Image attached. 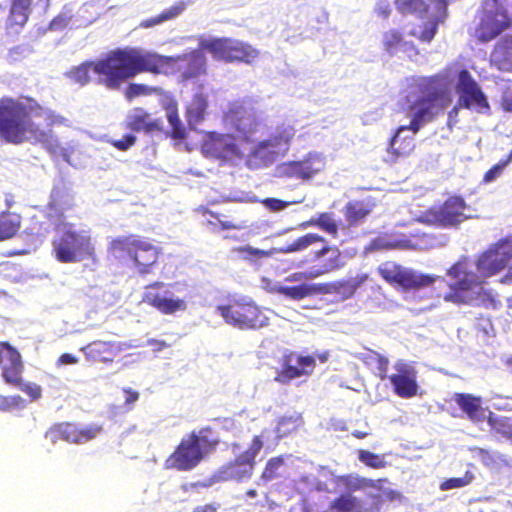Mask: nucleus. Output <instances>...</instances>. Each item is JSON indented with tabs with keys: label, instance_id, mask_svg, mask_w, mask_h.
Here are the masks:
<instances>
[{
	"label": "nucleus",
	"instance_id": "f257e3e1",
	"mask_svg": "<svg viewBox=\"0 0 512 512\" xmlns=\"http://www.w3.org/2000/svg\"><path fill=\"white\" fill-rule=\"evenodd\" d=\"M205 49L191 50L177 55L165 56L136 47L117 48L105 58L93 63L94 71L100 76V83L109 90L117 91L127 80L142 73L169 75L179 73L183 82L197 79L207 73Z\"/></svg>",
	"mask_w": 512,
	"mask_h": 512
},
{
	"label": "nucleus",
	"instance_id": "f03ea898",
	"mask_svg": "<svg viewBox=\"0 0 512 512\" xmlns=\"http://www.w3.org/2000/svg\"><path fill=\"white\" fill-rule=\"evenodd\" d=\"M512 259V236L505 237L480 253L475 262L462 255L446 269L451 282L448 289L439 292L438 297L456 305H472L495 308L497 301L491 290L484 285L486 279L504 270Z\"/></svg>",
	"mask_w": 512,
	"mask_h": 512
},
{
	"label": "nucleus",
	"instance_id": "7ed1b4c3",
	"mask_svg": "<svg viewBox=\"0 0 512 512\" xmlns=\"http://www.w3.org/2000/svg\"><path fill=\"white\" fill-rule=\"evenodd\" d=\"M451 69L447 68L430 76L414 77L409 84L407 99L411 101L409 111H414L408 125L397 128L390 139L387 149V162L395 163L400 158L408 156L415 148L414 139L400 138V133L405 130L417 134L427 123L432 122L438 115L452 103V93L449 90Z\"/></svg>",
	"mask_w": 512,
	"mask_h": 512
},
{
	"label": "nucleus",
	"instance_id": "20e7f679",
	"mask_svg": "<svg viewBox=\"0 0 512 512\" xmlns=\"http://www.w3.org/2000/svg\"><path fill=\"white\" fill-rule=\"evenodd\" d=\"M40 117L48 127L64 124L66 119L45 109L32 97L0 98V140L6 143L20 145L25 142L40 144L49 154L59 155L64 152L60 139L51 129L44 130L33 121Z\"/></svg>",
	"mask_w": 512,
	"mask_h": 512
},
{
	"label": "nucleus",
	"instance_id": "39448f33",
	"mask_svg": "<svg viewBox=\"0 0 512 512\" xmlns=\"http://www.w3.org/2000/svg\"><path fill=\"white\" fill-rule=\"evenodd\" d=\"M320 245L318 249H312V261L316 264L304 272H295L286 277L288 282L310 280L339 271L345 267L346 261L343 252L336 245L317 233L304 234L282 247L275 249L279 253H299L308 248Z\"/></svg>",
	"mask_w": 512,
	"mask_h": 512
},
{
	"label": "nucleus",
	"instance_id": "423d86ee",
	"mask_svg": "<svg viewBox=\"0 0 512 512\" xmlns=\"http://www.w3.org/2000/svg\"><path fill=\"white\" fill-rule=\"evenodd\" d=\"M107 252L114 260L131 265L144 275L151 273L158 263L162 250L148 238L127 234L112 239Z\"/></svg>",
	"mask_w": 512,
	"mask_h": 512
},
{
	"label": "nucleus",
	"instance_id": "0eeeda50",
	"mask_svg": "<svg viewBox=\"0 0 512 512\" xmlns=\"http://www.w3.org/2000/svg\"><path fill=\"white\" fill-rule=\"evenodd\" d=\"M219 438L210 427L192 431L182 438L175 450L166 458L165 467L177 471H190L197 467L204 457L216 450Z\"/></svg>",
	"mask_w": 512,
	"mask_h": 512
},
{
	"label": "nucleus",
	"instance_id": "6e6552de",
	"mask_svg": "<svg viewBox=\"0 0 512 512\" xmlns=\"http://www.w3.org/2000/svg\"><path fill=\"white\" fill-rule=\"evenodd\" d=\"M52 254L60 263H77L95 260L96 250L89 231L77 230L72 224L64 228L52 240Z\"/></svg>",
	"mask_w": 512,
	"mask_h": 512
},
{
	"label": "nucleus",
	"instance_id": "1a4fd4ad",
	"mask_svg": "<svg viewBox=\"0 0 512 512\" xmlns=\"http://www.w3.org/2000/svg\"><path fill=\"white\" fill-rule=\"evenodd\" d=\"M223 121L244 143H254L261 127L260 112L255 106V101L249 98L230 102L224 111Z\"/></svg>",
	"mask_w": 512,
	"mask_h": 512
},
{
	"label": "nucleus",
	"instance_id": "9d476101",
	"mask_svg": "<svg viewBox=\"0 0 512 512\" xmlns=\"http://www.w3.org/2000/svg\"><path fill=\"white\" fill-rule=\"evenodd\" d=\"M217 312L224 321L240 330H258L269 324L265 311L252 300L233 299L218 305Z\"/></svg>",
	"mask_w": 512,
	"mask_h": 512
},
{
	"label": "nucleus",
	"instance_id": "9b49d317",
	"mask_svg": "<svg viewBox=\"0 0 512 512\" xmlns=\"http://www.w3.org/2000/svg\"><path fill=\"white\" fill-rule=\"evenodd\" d=\"M477 18L474 35L481 43L494 40L512 26V19L499 0H483Z\"/></svg>",
	"mask_w": 512,
	"mask_h": 512
},
{
	"label": "nucleus",
	"instance_id": "f8f14e48",
	"mask_svg": "<svg viewBox=\"0 0 512 512\" xmlns=\"http://www.w3.org/2000/svg\"><path fill=\"white\" fill-rule=\"evenodd\" d=\"M469 205L464 197L450 195L441 204L427 209L421 216L423 223L442 229H457L470 218Z\"/></svg>",
	"mask_w": 512,
	"mask_h": 512
},
{
	"label": "nucleus",
	"instance_id": "ddd939ff",
	"mask_svg": "<svg viewBox=\"0 0 512 512\" xmlns=\"http://www.w3.org/2000/svg\"><path fill=\"white\" fill-rule=\"evenodd\" d=\"M455 66L456 64L448 65L443 69V71L447 68L451 69L452 76L450 83H452L454 76L457 77L455 89L458 94L457 103L459 106L463 109L472 110L480 114L489 113L490 104L488 98L482 91L478 82L467 69L463 68L457 71ZM440 72H442V70ZM449 90L451 91V84H449Z\"/></svg>",
	"mask_w": 512,
	"mask_h": 512
},
{
	"label": "nucleus",
	"instance_id": "4468645a",
	"mask_svg": "<svg viewBox=\"0 0 512 512\" xmlns=\"http://www.w3.org/2000/svg\"><path fill=\"white\" fill-rule=\"evenodd\" d=\"M200 48L208 51L215 60L226 63L249 64L259 56V51L249 43L230 37L202 39Z\"/></svg>",
	"mask_w": 512,
	"mask_h": 512
},
{
	"label": "nucleus",
	"instance_id": "2eb2a0df",
	"mask_svg": "<svg viewBox=\"0 0 512 512\" xmlns=\"http://www.w3.org/2000/svg\"><path fill=\"white\" fill-rule=\"evenodd\" d=\"M379 275L389 284L398 285L406 290L420 289L438 282V287L446 285L443 277L419 274L414 271L403 269L394 263H384L378 267Z\"/></svg>",
	"mask_w": 512,
	"mask_h": 512
},
{
	"label": "nucleus",
	"instance_id": "dca6fc26",
	"mask_svg": "<svg viewBox=\"0 0 512 512\" xmlns=\"http://www.w3.org/2000/svg\"><path fill=\"white\" fill-rule=\"evenodd\" d=\"M296 130L291 125L277 127L269 138L258 142L251 150V156L265 163L273 162L278 156H283L290 148Z\"/></svg>",
	"mask_w": 512,
	"mask_h": 512
},
{
	"label": "nucleus",
	"instance_id": "f3484780",
	"mask_svg": "<svg viewBox=\"0 0 512 512\" xmlns=\"http://www.w3.org/2000/svg\"><path fill=\"white\" fill-rule=\"evenodd\" d=\"M103 428L101 425L93 424L86 427L78 426L72 422H59L51 425L45 432V438L51 443L64 441L70 444H84L95 439Z\"/></svg>",
	"mask_w": 512,
	"mask_h": 512
},
{
	"label": "nucleus",
	"instance_id": "a211bd4d",
	"mask_svg": "<svg viewBox=\"0 0 512 512\" xmlns=\"http://www.w3.org/2000/svg\"><path fill=\"white\" fill-rule=\"evenodd\" d=\"M264 447L262 435H255L245 451L237 455L224 467L226 478L243 481L251 478L256 467V457Z\"/></svg>",
	"mask_w": 512,
	"mask_h": 512
},
{
	"label": "nucleus",
	"instance_id": "6ab92c4d",
	"mask_svg": "<svg viewBox=\"0 0 512 512\" xmlns=\"http://www.w3.org/2000/svg\"><path fill=\"white\" fill-rule=\"evenodd\" d=\"M143 301L164 315L175 314L187 308L185 300L175 297L163 282L155 281L145 287Z\"/></svg>",
	"mask_w": 512,
	"mask_h": 512
},
{
	"label": "nucleus",
	"instance_id": "aec40b11",
	"mask_svg": "<svg viewBox=\"0 0 512 512\" xmlns=\"http://www.w3.org/2000/svg\"><path fill=\"white\" fill-rule=\"evenodd\" d=\"M324 168L323 159L316 153H308L301 160L286 161L277 166L281 178L309 181Z\"/></svg>",
	"mask_w": 512,
	"mask_h": 512
},
{
	"label": "nucleus",
	"instance_id": "412c9836",
	"mask_svg": "<svg viewBox=\"0 0 512 512\" xmlns=\"http://www.w3.org/2000/svg\"><path fill=\"white\" fill-rule=\"evenodd\" d=\"M237 139L236 135L209 132L202 144V150L211 158L232 160L242 156V151L236 142Z\"/></svg>",
	"mask_w": 512,
	"mask_h": 512
},
{
	"label": "nucleus",
	"instance_id": "4be33fe9",
	"mask_svg": "<svg viewBox=\"0 0 512 512\" xmlns=\"http://www.w3.org/2000/svg\"><path fill=\"white\" fill-rule=\"evenodd\" d=\"M316 366L315 358L311 355H297L290 353L282 360V367L277 371L275 381L288 384L293 379L310 375Z\"/></svg>",
	"mask_w": 512,
	"mask_h": 512
},
{
	"label": "nucleus",
	"instance_id": "5701e85b",
	"mask_svg": "<svg viewBox=\"0 0 512 512\" xmlns=\"http://www.w3.org/2000/svg\"><path fill=\"white\" fill-rule=\"evenodd\" d=\"M396 373L388 376L394 393L401 398H412L418 391L417 371L409 363L398 361L394 366Z\"/></svg>",
	"mask_w": 512,
	"mask_h": 512
},
{
	"label": "nucleus",
	"instance_id": "b1692460",
	"mask_svg": "<svg viewBox=\"0 0 512 512\" xmlns=\"http://www.w3.org/2000/svg\"><path fill=\"white\" fill-rule=\"evenodd\" d=\"M369 280L368 273H358L355 276L341 278L332 282L320 283L321 294H333L340 300L354 297L357 290Z\"/></svg>",
	"mask_w": 512,
	"mask_h": 512
},
{
	"label": "nucleus",
	"instance_id": "393cba45",
	"mask_svg": "<svg viewBox=\"0 0 512 512\" xmlns=\"http://www.w3.org/2000/svg\"><path fill=\"white\" fill-rule=\"evenodd\" d=\"M33 0H10L9 14L4 29L6 34L20 33L29 20Z\"/></svg>",
	"mask_w": 512,
	"mask_h": 512
},
{
	"label": "nucleus",
	"instance_id": "a878e982",
	"mask_svg": "<svg viewBox=\"0 0 512 512\" xmlns=\"http://www.w3.org/2000/svg\"><path fill=\"white\" fill-rule=\"evenodd\" d=\"M0 369L4 383L18 372H24V363L20 352L6 341H0Z\"/></svg>",
	"mask_w": 512,
	"mask_h": 512
},
{
	"label": "nucleus",
	"instance_id": "bb28decb",
	"mask_svg": "<svg viewBox=\"0 0 512 512\" xmlns=\"http://www.w3.org/2000/svg\"><path fill=\"white\" fill-rule=\"evenodd\" d=\"M452 399L471 422L479 423L487 419V409L483 407V400L480 396L470 393H455Z\"/></svg>",
	"mask_w": 512,
	"mask_h": 512
},
{
	"label": "nucleus",
	"instance_id": "cd10ccee",
	"mask_svg": "<svg viewBox=\"0 0 512 512\" xmlns=\"http://www.w3.org/2000/svg\"><path fill=\"white\" fill-rule=\"evenodd\" d=\"M125 128L133 132L150 134L162 130V121L152 119L151 114L141 107L132 109L126 116Z\"/></svg>",
	"mask_w": 512,
	"mask_h": 512
},
{
	"label": "nucleus",
	"instance_id": "c85d7f7f",
	"mask_svg": "<svg viewBox=\"0 0 512 512\" xmlns=\"http://www.w3.org/2000/svg\"><path fill=\"white\" fill-rule=\"evenodd\" d=\"M432 1L437 9V15L432 19L424 22L419 31L413 30L410 33L421 42L430 43L437 33L439 24L444 22L448 15V0Z\"/></svg>",
	"mask_w": 512,
	"mask_h": 512
},
{
	"label": "nucleus",
	"instance_id": "c756f323",
	"mask_svg": "<svg viewBox=\"0 0 512 512\" xmlns=\"http://www.w3.org/2000/svg\"><path fill=\"white\" fill-rule=\"evenodd\" d=\"M86 358L93 362L112 363L119 353V347L113 342L96 340L82 347Z\"/></svg>",
	"mask_w": 512,
	"mask_h": 512
},
{
	"label": "nucleus",
	"instance_id": "7c9ffc66",
	"mask_svg": "<svg viewBox=\"0 0 512 512\" xmlns=\"http://www.w3.org/2000/svg\"><path fill=\"white\" fill-rule=\"evenodd\" d=\"M490 62L500 71L512 72V35L496 42L490 54Z\"/></svg>",
	"mask_w": 512,
	"mask_h": 512
},
{
	"label": "nucleus",
	"instance_id": "2f4dec72",
	"mask_svg": "<svg viewBox=\"0 0 512 512\" xmlns=\"http://www.w3.org/2000/svg\"><path fill=\"white\" fill-rule=\"evenodd\" d=\"M208 96L203 92L195 93L185 108V117L190 128L204 121L208 110Z\"/></svg>",
	"mask_w": 512,
	"mask_h": 512
},
{
	"label": "nucleus",
	"instance_id": "473e14b6",
	"mask_svg": "<svg viewBox=\"0 0 512 512\" xmlns=\"http://www.w3.org/2000/svg\"><path fill=\"white\" fill-rule=\"evenodd\" d=\"M357 358L381 380H385L388 375L389 360L377 351L367 349L363 353H359Z\"/></svg>",
	"mask_w": 512,
	"mask_h": 512
},
{
	"label": "nucleus",
	"instance_id": "72a5a7b5",
	"mask_svg": "<svg viewBox=\"0 0 512 512\" xmlns=\"http://www.w3.org/2000/svg\"><path fill=\"white\" fill-rule=\"evenodd\" d=\"M278 292L295 301L321 295L320 283H302L295 286H283L279 287Z\"/></svg>",
	"mask_w": 512,
	"mask_h": 512
},
{
	"label": "nucleus",
	"instance_id": "f704fd0d",
	"mask_svg": "<svg viewBox=\"0 0 512 512\" xmlns=\"http://www.w3.org/2000/svg\"><path fill=\"white\" fill-rule=\"evenodd\" d=\"M203 216L206 217L207 224L215 231L240 230L244 227L235 219L209 209L203 210Z\"/></svg>",
	"mask_w": 512,
	"mask_h": 512
},
{
	"label": "nucleus",
	"instance_id": "c9c22d12",
	"mask_svg": "<svg viewBox=\"0 0 512 512\" xmlns=\"http://www.w3.org/2000/svg\"><path fill=\"white\" fill-rule=\"evenodd\" d=\"M186 4L183 1H179L175 5L164 9L160 14L144 19L139 23V27L148 29L157 25H160L166 21H170L178 17L184 10Z\"/></svg>",
	"mask_w": 512,
	"mask_h": 512
},
{
	"label": "nucleus",
	"instance_id": "e433bc0d",
	"mask_svg": "<svg viewBox=\"0 0 512 512\" xmlns=\"http://www.w3.org/2000/svg\"><path fill=\"white\" fill-rule=\"evenodd\" d=\"M323 512H362L361 501L350 493L341 494Z\"/></svg>",
	"mask_w": 512,
	"mask_h": 512
},
{
	"label": "nucleus",
	"instance_id": "4c0bfd02",
	"mask_svg": "<svg viewBox=\"0 0 512 512\" xmlns=\"http://www.w3.org/2000/svg\"><path fill=\"white\" fill-rule=\"evenodd\" d=\"M487 421L492 432L512 444V417L499 416L489 412Z\"/></svg>",
	"mask_w": 512,
	"mask_h": 512
},
{
	"label": "nucleus",
	"instance_id": "58836bf2",
	"mask_svg": "<svg viewBox=\"0 0 512 512\" xmlns=\"http://www.w3.org/2000/svg\"><path fill=\"white\" fill-rule=\"evenodd\" d=\"M285 468V456L279 455L271 457L265 463L262 472L260 474L257 484L260 482L268 483L282 476Z\"/></svg>",
	"mask_w": 512,
	"mask_h": 512
},
{
	"label": "nucleus",
	"instance_id": "ea45409f",
	"mask_svg": "<svg viewBox=\"0 0 512 512\" xmlns=\"http://www.w3.org/2000/svg\"><path fill=\"white\" fill-rule=\"evenodd\" d=\"M372 211V208L363 201L348 202L344 208L347 222L355 226L362 222Z\"/></svg>",
	"mask_w": 512,
	"mask_h": 512
},
{
	"label": "nucleus",
	"instance_id": "a19ab883",
	"mask_svg": "<svg viewBox=\"0 0 512 512\" xmlns=\"http://www.w3.org/2000/svg\"><path fill=\"white\" fill-rule=\"evenodd\" d=\"M5 384L18 388L29 397L30 401H37L42 397L41 386L36 383L26 382L23 378V372H18Z\"/></svg>",
	"mask_w": 512,
	"mask_h": 512
},
{
	"label": "nucleus",
	"instance_id": "79ce46f5",
	"mask_svg": "<svg viewBox=\"0 0 512 512\" xmlns=\"http://www.w3.org/2000/svg\"><path fill=\"white\" fill-rule=\"evenodd\" d=\"M166 117L170 125V137L176 140H184L187 133L186 128L179 117L177 104L173 103L166 107Z\"/></svg>",
	"mask_w": 512,
	"mask_h": 512
},
{
	"label": "nucleus",
	"instance_id": "37998d69",
	"mask_svg": "<svg viewBox=\"0 0 512 512\" xmlns=\"http://www.w3.org/2000/svg\"><path fill=\"white\" fill-rule=\"evenodd\" d=\"M20 218L11 213L0 215V241L13 238L20 229Z\"/></svg>",
	"mask_w": 512,
	"mask_h": 512
},
{
	"label": "nucleus",
	"instance_id": "c03bdc74",
	"mask_svg": "<svg viewBox=\"0 0 512 512\" xmlns=\"http://www.w3.org/2000/svg\"><path fill=\"white\" fill-rule=\"evenodd\" d=\"M397 11L402 15L426 13L428 5L425 0H394Z\"/></svg>",
	"mask_w": 512,
	"mask_h": 512
},
{
	"label": "nucleus",
	"instance_id": "a18cd8bd",
	"mask_svg": "<svg viewBox=\"0 0 512 512\" xmlns=\"http://www.w3.org/2000/svg\"><path fill=\"white\" fill-rule=\"evenodd\" d=\"M309 225L318 227L322 231L330 234L333 237L338 235V224L333 219L330 213H320L316 218H312L308 222Z\"/></svg>",
	"mask_w": 512,
	"mask_h": 512
},
{
	"label": "nucleus",
	"instance_id": "49530a36",
	"mask_svg": "<svg viewBox=\"0 0 512 512\" xmlns=\"http://www.w3.org/2000/svg\"><path fill=\"white\" fill-rule=\"evenodd\" d=\"M104 58L105 57H103V59ZM101 60H102V58H101ZM97 61H100V59L96 60V62ZM93 63H95V61L90 62L89 64H81L77 67H74L67 73V76L73 82L83 86V85L87 84L90 80L88 68H89V66L93 67ZM92 70H94V68H92ZM93 72L98 76V83L101 85L100 76L95 71H93ZM102 86H104V85L102 84Z\"/></svg>",
	"mask_w": 512,
	"mask_h": 512
},
{
	"label": "nucleus",
	"instance_id": "de8ad7c7",
	"mask_svg": "<svg viewBox=\"0 0 512 512\" xmlns=\"http://www.w3.org/2000/svg\"><path fill=\"white\" fill-rule=\"evenodd\" d=\"M241 259L248 261H256L262 258L270 257L274 254V251H266L258 248H253L249 245L238 246L232 249Z\"/></svg>",
	"mask_w": 512,
	"mask_h": 512
},
{
	"label": "nucleus",
	"instance_id": "09e8293b",
	"mask_svg": "<svg viewBox=\"0 0 512 512\" xmlns=\"http://www.w3.org/2000/svg\"><path fill=\"white\" fill-rule=\"evenodd\" d=\"M160 91L159 88L142 83H130L124 90V96L131 101L140 96H149Z\"/></svg>",
	"mask_w": 512,
	"mask_h": 512
},
{
	"label": "nucleus",
	"instance_id": "8fccbe9b",
	"mask_svg": "<svg viewBox=\"0 0 512 512\" xmlns=\"http://www.w3.org/2000/svg\"><path fill=\"white\" fill-rule=\"evenodd\" d=\"M358 459L364 465L373 469H383L388 465L384 455L376 454L364 449L358 451Z\"/></svg>",
	"mask_w": 512,
	"mask_h": 512
},
{
	"label": "nucleus",
	"instance_id": "3c124183",
	"mask_svg": "<svg viewBox=\"0 0 512 512\" xmlns=\"http://www.w3.org/2000/svg\"><path fill=\"white\" fill-rule=\"evenodd\" d=\"M512 162V150L509 154L501 159L497 164L493 165L483 176L484 183H490L494 181L496 178L500 177L504 169Z\"/></svg>",
	"mask_w": 512,
	"mask_h": 512
},
{
	"label": "nucleus",
	"instance_id": "603ef678",
	"mask_svg": "<svg viewBox=\"0 0 512 512\" xmlns=\"http://www.w3.org/2000/svg\"><path fill=\"white\" fill-rule=\"evenodd\" d=\"M474 480V475L470 471H466L461 477H452L443 481L440 485L441 490H450L461 488L469 485Z\"/></svg>",
	"mask_w": 512,
	"mask_h": 512
},
{
	"label": "nucleus",
	"instance_id": "864d4df0",
	"mask_svg": "<svg viewBox=\"0 0 512 512\" xmlns=\"http://www.w3.org/2000/svg\"><path fill=\"white\" fill-rule=\"evenodd\" d=\"M25 400L20 395H0V410L10 411L12 409H22L25 407Z\"/></svg>",
	"mask_w": 512,
	"mask_h": 512
},
{
	"label": "nucleus",
	"instance_id": "5fc2aeb1",
	"mask_svg": "<svg viewBox=\"0 0 512 512\" xmlns=\"http://www.w3.org/2000/svg\"><path fill=\"white\" fill-rule=\"evenodd\" d=\"M402 41V34L398 30L392 29L383 34V45L387 51H393Z\"/></svg>",
	"mask_w": 512,
	"mask_h": 512
},
{
	"label": "nucleus",
	"instance_id": "6e6d98bb",
	"mask_svg": "<svg viewBox=\"0 0 512 512\" xmlns=\"http://www.w3.org/2000/svg\"><path fill=\"white\" fill-rule=\"evenodd\" d=\"M388 483L387 478L380 479H367V478H358L356 483L351 486L354 490H359L363 488H371L376 490H381L383 485Z\"/></svg>",
	"mask_w": 512,
	"mask_h": 512
},
{
	"label": "nucleus",
	"instance_id": "4d7b16f0",
	"mask_svg": "<svg viewBox=\"0 0 512 512\" xmlns=\"http://www.w3.org/2000/svg\"><path fill=\"white\" fill-rule=\"evenodd\" d=\"M137 139L133 134H126L122 139L109 140V144L119 151H127L135 145Z\"/></svg>",
	"mask_w": 512,
	"mask_h": 512
},
{
	"label": "nucleus",
	"instance_id": "13d9d810",
	"mask_svg": "<svg viewBox=\"0 0 512 512\" xmlns=\"http://www.w3.org/2000/svg\"><path fill=\"white\" fill-rule=\"evenodd\" d=\"M374 12L378 17L387 19L391 14V7L387 0H380L376 3Z\"/></svg>",
	"mask_w": 512,
	"mask_h": 512
},
{
	"label": "nucleus",
	"instance_id": "bf43d9fd",
	"mask_svg": "<svg viewBox=\"0 0 512 512\" xmlns=\"http://www.w3.org/2000/svg\"><path fill=\"white\" fill-rule=\"evenodd\" d=\"M262 203L273 212L281 211L288 206L287 202L276 198L264 199Z\"/></svg>",
	"mask_w": 512,
	"mask_h": 512
},
{
	"label": "nucleus",
	"instance_id": "052dcab7",
	"mask_svg": "<svg viewBox=\"0 0 512 512\" xmlns=\"http://www.w3.org/2000/svg\"><path fill=\"white\" fill-rule=\"evenodd\" d=\"M463 109L461 106H459L458 103H456L447 114V126L452 129L459 121L458 116L460 110Z\"/></svg>",
	"mask_w": 512,
	"mask_h": 512
},
{
	"label": "nucleus",
	"instance_id": "680f3d73",
	"mask_svg": "<svg viewBox=\"0 0 512 512\" xmlns=\"http://www.w3.org/2000/svg\"><path fill=\"white\" fill-rule=\"evenodd\" d=\"M123 393L125 394L124 403L126 406H131L139 399V393L130 387L123 388Z\"/></svg>",
	"mask_w": 512,
	"mask_h": 512
},
{
	"label": "nucleus",
	"instance_id": "e2e57ef3",
	"mask_svg": "<svg viewBox=\"0 0 512 512\" xmlns=\"http://www.w3.org/2000/svg\"><path fill=\"white\" fill-rule=\"evenodd\" d=\"M78 362V358L70 353H63L57 360V365H73Z\"/></svg>",
	"mask_w": 512,
	"mask_h": 512
},
{
	"label": "nucleus",
	"instance_id": "0e129e2a",
	"mask_svg": "<svg viewBox=\"0 0 512 512\" xmlns=\"http://www.w3.org/2000/svg\"><path fill=\"white\" fill-rule=\"evenodd\" d=\"M500 105L505 112L512 113V92H506L502 96Z\"/></svg>",
	"mask_w": 512,
	"mask_h": 512
},
{
	"label": "nucleus",
	"instance_id": "69168bd1",
	"mask_svg": "<svg viewBox=\"0 0 512 512\" xmlns=\"http://www.w3.org/2000/svg\"><path fill=\"white\" fill-rule=\"evenodd\" d=\"M192 512H218V506L213 504H204L197 506Z\"/></svg>",
	"mask_w": 512,
	"mask_h": 512
},
{
	"label": "nucleus",
	"instance_id": "338daca9",
	"mask_svg": "<svg viewBox=\"0 0 512 512\" xmlns=\"http://www.w3.org/2000/svg\"><path fill=\"white\" fill-rule=\"evenodd\" d=\"M503 284H512V265L508 267L506 274L500 280Z\"/></svg>",
	"mask_w": 512,
	"mask_h": 512
},
{
	"label": "nucleus",
	"instance_id": "774afa93",
	"mask_svg": "<svg viewBox=\"0 0 512 512\" xmlns=\"http://www.w3.org/2000/svg\"><path fill=\"white\" fill-rule=\"evenodd\" d=\"M150 343L155 345L157 350H162L168 346L167 343L163 340H152Z\"/></svg>",
	"mask_w": 512,
	"mask_h": 512
}]
</instances>
